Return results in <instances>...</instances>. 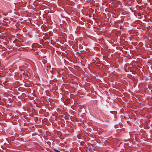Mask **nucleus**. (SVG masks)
I'll use <instances>...</instances> for the list:
<instances>
[{
  "instance_id": "nucleus-1",
  "label": "nucleus",
  "mask_w": 152,
  "mask_h": 152,
  "mask_svg": "<svg viewBox=\"0 0 152 152\" xmlns=\"http://www.w3.org/2000/svg\"><path fill=\"white\" fill-rule=\"evenodd\" d=\"M37 44L36 43H34L32 45V47H36L37 46Z\"/></svg>"
},
{
  "instance_id": "nucleus-2",
  "label": "nucleus",
  "mask_w": 152,
  "mask_h": 152,
  "mask_svg": "<svg viewBox=\"0 0 152 152\" xmlns=\"http://www.w3.org/2000/svg\"><path fill=\"white\" fill-rule=\"evenodd\" d=\"M54 150L56 152H58V151H59L58 150H57L56 149H54Z\"/></svg>"
}]
</instances>
